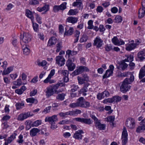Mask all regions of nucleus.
I'll list each match as a JSON object with an SVG mask.
<instances>
[{"instance_id": "6ab92c4d", "label": "nucleus", "mask_w": 145, "mask_h": 145, "mask_svg": "<svg viewBox=\"0 0 145 145\" xmlns=\"http://www.w3.org/2000/svg\"><path fill=\"white\" fill-rule=\"evenodd\" d=\"M137 56L140 61H142L145 59V50L140 51L138 54Z\"/></svg>"}, {"instance_id": "1a4fd4ad", "label": "nucleus", "mask_w": 145, "mask_h": 145, "mask_svg": "<svg viewBox=\"0 0 145 145\" xmlns=\"http://www.w3.org/2000/svg\"><path fill=\"white\" fill-rule=\"evenodd\" d=\"M75 120L76 121L89 125L91 124L93 122V121L90 118L87 119L83 118H75Z\"/></svg>"}, {"instance_id": "a878e982", "label": "nucleus", "mask_w": 145, "mask_h": 145, "mask_svg": "<svg viewBox=\"0 0 145 145\" xmlns=\"http://www.w3.org/2000/svg\"><path fill=\"white\" fill-rule=\"evenodd\" d=\"M145 76V65L142 67L140 70L139 77V79L142 78Z\"/></svg>"}, {"instance_id": "9b49d317", "label": "nucleus", "mask_w": 145, "mask_h": 145, "mask_svg": "<svg viewBox=\"0 0 145 145\" xmlns=\"http://www.w3.org/2000/svg\"><path fill=\"white\" fill-rule=\"evenodd\" d=\"M114 68V67L113 65H110L109 66V69L106 71L105 73L103 76V78L108 77L111 76L113 73Z\"/></svg>"}, {"instance_id": "58836bf2", "label": "nucleus", "mask_w": 145, "mask_h": 145, "mask_svg": "<svg viewBox=\"0 0 145 145\" xmlns=\"http://www.w3.org/2000/svg\"><path fill=\"white\" fill-rule=\"evenodd\" d=\"M12 83L15 86H20L22 85V80L21 79H18L16 81H13Z\"/></svg>"}, {"instance_id": "bb28decb", "label": "nucleus", "mask_w": 145, "mask_h": 145, "mask_svg": "<svg viewBox=\"0 0 145 145\" xmlns=\"http://www.w3.org/2000/svg\"><path fill=\"white\" fill-rule=\"evenodd\" d=\"M136 47V44L134 43H131L127 44L126 49L128 51H131L134 49Z\"/></svg>"}, {"instance_id": "603ef678", "label": "nucleus", "mask_w": 145, "mask_h": 145, "mask_svg": "<svg viewBox=\"0 0 145 145\" xmlns=\"http://www.w3.org/2000/svg\"><path fill=\"white\" fill-rule=\"evenodd\" d=\"M33 26L34 31L36 32H38L39 28V25L36 23H33Z\"/></svg>"}, {"instance_id": "f8f14e48", "label": "nucleus", "mask_w": 145, "mask_h": 145, "mask_svg": "<svg viewBox=\"0 0 145 145\" xmlns=\"http://www.w3.org/2000/svg\"><path fill=\"white\" fill-rule=\"evenodd\" d=\"M33 114H31L30 112H28L25 113L20 114L18 118V120L20 121H23L27 118L32 116Z\"/></svg>"}, {"instance_id": "052dcab7", "label": "nucleus", "mask_w": 145, "mask_h": 145, "mask_svg": "<svg viewBox=\"0 0 145 145\" xmlns=\"http://www.w3.org/2000/svg\"><path fill=\"white\" fill-rule=\"evenodd\" d=\"M23 135H20L18 137L19 139L17 140V142L19 143H22L24 141V140L23 139Z\"/></svg>"}, {"instance_id": "69168bd1", "label": "nucleus", "mask_w": 145, "mask_h": 145, "mask_svg": "<svg viewBox=\"0 0 145 145\" xmlns=\"http://www.w3.org/2000/svg\"><path fill=\"white\" fill-rule=\"evenodd\" d=\"M114 102H118L121 100V97L119 96H115L113 97Z\"/></svg>"}, {"instance_id": "49530a36", "label": "nucleus", "mask_w": 145, "mask_h": 145, "mask_svg": "<svg viewBox=\"0 0 145 145\" xmlns=\"http://www.w3.org/2000/svg\"><path fill=\"white\" fill-rule=\"evenodd\" d=\"M26 101L27 103H36L37 102V100L33 98H27L26 99Z\"/></svg>"}, {"instance_id": "c03bdc74", "label": "nucleus", "mask_w": 145, "mask_h": 145, "mask_svg": "<svg viewBox=\"0 0 145 145\" xmlns=\"http://www.w3.org/2000/svg\"><path fill=\"white\" fill-rule=\"evenodd\" d=\"M114 102L113 97L112 98H109L107 99H105L103 101V103H112Z\"/></svg>"}, {"instance_id": "6e6552de", "label": "nucleus", "mask_w": 145, "mask_h": 145, "mask_svg": "<svg viewBox=\"0 0 145 145\" xmlns=\"http://www.w3.org/2000/svg\"><path fill=\"white\" fill-rule=\"evenodd\" d=\"M74 57H73L71 60L70 58H69L66 62V65L69 71H72L75 68V65L72 63L74 61Z\"/></svg>"}, {"instance_id": "5fc2aeb1", "label": "nucleus", "mask_w": 145, "mask_h": 145, "mask_svg": "<svg viewBox=\"0 0 145 145\" xmlns=\"http://www.w3.org/2000/svg\"><path fill=\"white\" fill-rule=\"evenodd\" d=\"M59 10H61L59 5H54L53 7V11L55 12H57Z\"/></svg>"}, {"instance_id": "473e14b6", "label": "nucleus", "mask_w": 145, "mask_h": 145, "mask_svg": "<svg viewBox=\"0 0 145 145\" xmlns=\"http://www.w3.org/2000/svg\"><path fill=\"white\" fill-rule=\"evenodd\" d=\"M32 121L30 120H27L25 122V124L26 125V129L28 130L30 129L31 127V123Z\"/></svg>"}, {"instance_id": "72a5a7b5", "label": "nucleus", "mask_w": 145, "mask_h": 145, "mask_svg": "<svg viewBox=\"0 0 145 145\" xmlns=\"http://www.w3.org/2000/svg\"><path fill=\"white\" fill-rule=\"evenodd\" d=\"M123 60L121 63L119 65V68H121L122 70H124L128 66V65L125 63Z\"/></svg>"}, {"instance_id": "7c9ffc66", "label": "nucleus", "mask_w": 145, "mask_h": 145, "mask_svg": "<svg viewBox=\"0 0 145 145\" xmlns=\"http://www.w3.org/2000/svg\"><path fill=\"white\" fill-rule=\"evenodd\" d=\"M65 94L64 93H61L58 94L56 96V99L60 101H63L65 99Z\"/></svg>"}, {"instance_id": "09e8293b", "label": "nucleus", "mask_w": 145, "mask_h": 145, "mask_svg": "<svg viewBox=\"0 0 145 145\" xmlns=\"http://www.w3.org/2000/svg\"><path fill=\"white\" fill-rule=\"evenodd\" d=\"M114 20H115V22L117 23H120L122 20V17L120 16H117L115 18Z\"/></svg>"}, {"instance_id": "0eeeda50", "label": "nucleus", "mask_w": 145, "mask_h": 145, "mask_svg": "<svg viewBox=\"0 0 145 145\" xmlns=\"http://www.w3.org/2000/svg\"><path fill=\"white\" fill-rule=\"evenodd\" d=\"M127 129L124 127L123 129L122 133V145H126L127 142Z\"/></svg>"}, {"instance_id": "f3484780", "label": "nucleus", "mask_w": 145, "mask_h": 145, "mask_svg": "<svg viewBox=\"0 0 145 145\" xmlns=\"http://www.w3.org/2000/svg\"><path fill=\"white\" fill-rule=\"evenodd\" d=\"M142 8H140L138 11V17L140 18L144 17L145 13V5L143 2L142 3Z\"/></svg>"}, {"instance_id": "e433bc0d", "label": "nucleus", "mask_w": 145, "mask_h": 145, "mask_svg": "<svg viewBox=\"0 0 145 145\" xmlns=\"http://www.w3.org/2000/svg\"><path fill=\"white\" fill-rule=\"evenodd\" d=\"M24 104L23 102H22L21 103H16L15 105L17 110H20L24 106Z\"/></svg>"}, {"instance_id": "4d7b16f0", "label": "nucleus", "mask_w": 145, "mask_h": 145, "mask_svg": "<svg viewBox=\"0 0 145 145\" xmlns=\"http://www.w3.org/2000/svg\"><path fill=\"white\" fill-rule=\"evenodd\" d=\"M129 73H130V72H125L123 73H121L119 74V76L121 77H125L129 76Z\"/></svg>"}, {"instance_id": "13d9d810", "label": "nucleus", "mask_w": 145, "mask_h": 145, "mask_svg": "<svg viewBox=\"0 0 145 145\" xmlns=\"http://www.w3.org/2000/svg\"><path fill=\"white\" fill-rule=\"evenodd\" d=\"M38 37L41 40H44V37L43 33L39 32L37 34Z\"/></svg>"}, {"instance_id": "2f4dec72", "label": "nucleus", "mask_w": 145, "mask_h": 145, "mask_svg": "<svg viewBox=\"0 0 145 145\" xmlns=\"http://www.w3.org/2000/svg\"><path fill=\"white\" fill-rule=\"evenodd\" d=\"M79 99H78V101L76 103H71L69 105V106L72 108H76L78 107H80L79 104Z\"/></svg>"}, {"instance_id": "de8ad7c7", "label": "nucleus", "mask_w": 145, "mask_h": 145, "mask_svg": "<svg viewBox=\"0 0 145 145\" xmlns=\"http://www.w3.org/2000/svg\"><path fill=\"white\" fill-rule=\"evenodd\" d=\"M47 63L46 61L45 60H43L41 62H40L39 60L37 61V65L40 66H43L46 65Z\"/></svg>"}, {"instance_id": "a211bd4d", "label": "nucleus", "mask_w": 145, "mask_h": 145, "mask_svg": "<svg viewBox=\"0 0 145 145\" xmlns=\"http://www.w3.org/2000/svg\"><path fill=\"white\" fill-rule=\"evenodd\" d=\"M46 91L45 92L46 95L47 97H49L53 95L54 92L52 88V87H49L47 88Z\"/></svg>"}, {"instance_id": "aec40b11", "label": "nucleus", "mask_w": 145, "mask_h": 145, "mask_svg": "<svg viewBox=\"0 0 145 145\" xmlns=\"http://www.w3.org/2000/svg\"><path fill=\"white\" fill-rule=\"evenodd\" d=\"M49 5L48 4H46L42 7H38L37 10L40 12L44 11V13L48 11L49 10Z\"/></svg>"}, {"instance_id": "4468645a", "label": "nucleus", "mask_w": 145, "mask_h": 145, "mask_svg": "<svg viewBox=\"0 0 145 145\" xmlns=\"http://www.w3.org/2000/svg\"><path fill=\"white\" fill-rule=\"evenodd\" d=\"M84 133V132L82 130H78L75 132L73 136V137L76 139L79 140H81L82 139L83 137L82 134H83Z\"/></svg>"}, {"instance_id": "bf43d9fd", "label": "nucleus", "mask_w": 145, "mask_h": 145, "mask_svg": "<svg viewBox=\"0 0 145 145\" xmlns=\"http://www.w3.org/2000/svg\"><path fill=\"white\" fill-rule=\"evenodd\" d=\"M72 89H71V91L72 92H73L76 90L78 88V86H76L75 85L73 84L71 86V87Z\"/></svg>"}, {"instance_id": "0e129e2a", "label": "nucleus", "mask_w": 145, "mask_h": 145, "mask_svg": "<svg viewBox=\"0 0 145 145\" xmlns=\"http://www.w3.org/2000/svg\"><path fill=\"white\" fill-rule=\"evenodd\" d=\"M69 123V121L66 120H63L60 121L58 123V124L60 125H64L67 124Z\"/></svg>"}, {"instance_id": "e2e57ef3", "label": "nucleus", "mask_w": 145, "mask_h": 145, "mask_svg": "<svg viewBox=\"0 0 145 145\" xmlns=\"http://www.w3.org/2000/svg\"><path fill=\"white\" fill-rule=\"evenodd\" d=\"M61 73L64 76H68V71L66 70H62L61 71Z\"/></svg>"}, {"instance_id": "412c9836", "label": "nucleus", "mask_w": 145, "mask_h": 145, "mask_svg": "<svg viewBox=\"0 0 145 145\" xmlns=\"http://www.w3.org/2000/svg\"><path fill=\"white\" fill-rule=\"evenodd\" d=\"M78 18L77 17H74L70 16L68 17L66 20V22L72 24L76 23L78 21Z\"/></svg>"}, {"instance_id": "338daca9", "label": "nucleus", "mask_w": 145, "mask_h": 145, "mask_svg": "<svg viewBox=\"0 0 145 145\" xmlns=\"http://www.w3.org/2000/svg\"><path fill=\"white\" fill-rule=\"evenodd\" d=\"M105 29L103 25H100L99 26V30L101 32L104 33Z\"/></svg>"}, {"instance_id": "7ed1b4c3", "label": "nucleus", "mask_w": 145, "mask_h": 145, "mask_svg": "<svg viewBox=\"0 0 145 145\" xmlns=\"http://www.w3.org/2000/svg\"><path fill=\"white\" fill-rule=\"evenodd\" d=\"M79 101L80 107L87 108L91 106L90 103L88 101H86L83 97H80L79 98Z\"/></svg>"}, {"instance_id": "a19ab883", "label": "nucleus", "mask_w": 145, "mask_h": 145, "mask_svg": "<svg viewBox=\"0 0 145 145\" xmlns=\"http://www.w3.org/2000/svg\"><path fill=\"white\" fill-rule=\"evenodd\" d=\"M41 123V120H38L34 122L31 124V127H37L40 125Z\"/></svg>"}, {"instance_id": "39448f33", "label": "nucleus", "mask_w": 145, "mask_h": 145, "mask_svg": "<svg viewBox=\"0 0 145 145\" xmlns=\"http://www.w3.org/2000/svg\"><path fill=\"white\" fill-rule=\"evenodd\" d=\"M135 121L133 118H129L127 120L125 124L127 127L132 129L135 128Z\"/></svg>"}, {"instance_id": "c9c22d12", "label": "nucleus", "mask_w": 145, "mask_h": 145, "mask_svg": "<svg viewBox=\"0 0 145 145\" xmlns=\"http://www.w3.org/2000/svg\"><path fill=\"white\" fill-rule=\"evenodd\" d=\"M23 46V50L24 54L26 55H28L30 52V50L29 48L27 47V45H25V47Z\"/></svg>"}, {"instance_id": "b1692460", "label": "nucleus", "mask_w": 145, "mask_h": 145, "mask_svg": "<svg viewBox=\"0 0 145 145\" xmlns=\"http://www.w3.org/2000/svg\"><path fill=\"white\" fill-rule=\"evenodd\" d=\"M26 89V88L25 86H23L20 89H16L15 91V92L18 94L20 95L23 93Z\"/></svg>"}, {"instance_id": "423d86ee", "label": "nucleus", "mask_w": 145, "mask_h": 145, "mask_svg": "<svg viewBox=\"0 0 145 145\" xmlns=\"http://www.w3.org/2000/svg\"><path fill=\"white\" fill-rule=\"evenodd\" d=\"M89 71V70L87 67L84 66H81L73 72L72 74L74 75H76L82 73L84 71Z\"/></svg>"}, {"instance_id": "a18cd8bd", "label": "nucleus", "mask_w": 145, "mask_h": 145, "mask_svg": "<svg viewBox=\"0 0 145 145\" xmlns=\"http://www.w3.org/2000/svg\"><path fill=\"white\" fill-rule=\"evenodd\" d=\"M88 90V88H85L84 87L79 91V92L80 94H82L83 96H86L87 94L85 93L87 92Z\"/></svg>"}, {"instance_id": "6e6d98bb", "label": "nucleus", "mask_w": 145, "mask_h": 145, "mask_svg": "<svg viewBox=\"0 0 145 145\" xmlns=\"http://www.w3.org/2000/svg\"><path fill=\"white\" fill-rule=\"evenodd\" d=\"M67 3L64 2L59 5L61 10H63L66 8Z\"/></svg>"}, {"instance_id": "dca6fc26", "label": "nucleus", "mask_w": 145, "mask_h": 145, "mask_svg": "<svg viewBox=\"0 0 145 145\" xmlns=\"http://www.w3.org/2000/svg\"><path fill=\"white\" fill-rule=\"evenodd\" d=\"M103 40L98 37H96L94 40L93 45L97 48L101 47L103 45Z\"/></svg>"}, {"instance_id": "4be33fe9", "label": "nucleus", "mask_w": 145, "mask_h": 145, "mask_svg": "<svg viewBox=\"0 0 145 145\" xmlns=\"http://www.w3.org/2000/svg\"><path fill=\"white\" fill-rule=\"evenodd\" d=\"M40 131L39 129L34 128L32 129L30 131V135L32 137L36 136L38 133Z\"/></svg>"}, {"instance_id": "cd10ccee", "label": "nucleus", "mask_w": 145, "mask_h": 145, "mask_svg": "<svg viewBox=\"0 0 145 145\" xmlns=\"http://www.w3.org/2000/svg\"><path fill=\"white\" fill-rule=\"evenodd\" d=\"M78 12L77 9H71L68 12L67 14L69 15H75Z\"/></svg>"}, {"instance_id": "ddd939ff", "label": "nucleus", "mask_w": 145, "mask_h": 145, "mask_svg": "<svg viewBox=\"0 0 145 145\" xmlns=\"http://www.w3.org/2000/svg\"><path fill=\"white\" fill-rule=\"evenodd\" d=\"M58 121L57 115H54L50 117H47L45 119V122H48L50 123H54Z\"/></svg>"}, {"instance_id": "20e7f679", "label": "nucleus", "mask_w": 145, "mask_h": 145, "mask_svg": "<svg viewBox=\"0 0 145 145\" xmlns=\"http://www.w3.org/2000/svg\"><path fill=\"white\" fill-rule=\"evenodd\" d=\"M22 42L21 43L22 45H24L23 43H27L31 40V35L28 33H24L22 37H21Z\"/></svg>"}, {"instance_id": "37998d69", "label": "nucleus", "mask_w": 145, "mask_h": 145, "mask_svg": "<svg viewBox=\"0 0 145 145\" xmlns=\"http://www.w3.org/2000/svg\"><path fill=\"white\" fill-rule=\"evenodd\" d=\"M88 39V37L85 34H83L80 38V41L81 42H85Z\"/></svg>"}, {"instance_id": "393cba45", "label": "nucleus", "mask_w": 145, "mask_h": 145, "mask_svg": "<svg viewBox=\"0 0 145 145\" xmlns=\"http://www.w3.org/2000/svg\"><path fill=\"white\" fill-rule=\"evenodd\" d=\"M72 5L74 7L78 6V7L82 8L83 7V6L82 5V0H76L75 2L73 3Z\"/></svg>"}, {"instance_id": "3c124183", "label": "nucleus", "mask_w": 145, "mask_h": 145, "mask_svg": "<svg viewBox=\"0 0 145 145\" xmlns=\"http://www.w3.org/2000/svg\"><path fill=\"white\" fill-rule=\"evenodd\" d=\"M105 48L106 51L107 52H109L113 50L112 46L110 44L106 45H105Z\"/></svg>"}, {"instance_id": "680f3d73", "label": "nucleus", "mask_w": 145, "mask_h": 145, "mask_svg": "<svg viewBox=\"0 0 145 145\" xmlns=\"http://www.w3.org/2000/svg\"><path fill=\"white\" fill-rule=\"evenodd\" d=\"M78 83L80 84H82L84 83V81H86L84 78L78 76L77 77Z\"/></svg>"}, {"instance_id": "ea45409f", "label": "nucleus", "mask_w": 145, "mask_h": 145, "mask_svg": "<svg viewBox=\"0 0 145 145\" xmlns=\"http://www.w3.org/2000/svg\"><path fill=\"white\" fill-rule=\"evenodd\" d=\"M26 15L28 17L30 18L32 20L34 19V17L33 16L32 13L29 10H27Z\"/></svg>"}, {"instance_id": "f03ea898", "label": "nucleus", "mask_w": 145, "mask_h": 145, "mask_svg": "<svg viewBox=\"0 0 145 145\" xmlns=\"http://www.w3.org/2000/svg\"><path fill=\"white\" fill-rule=\"evenodd\" d=\"M127 79H125L122 82L120 86V90L121 92L124 93L128 91L131 88V86L129 85L130 84L127 82Z\"/></svg>"}, {"instance_id": "8fccbe9b", "label": "nucleus", "mask_w": 145, "mask_h": 145, "mask_svg": "<svg viewBox=\"0 0 145 145\" xmlns=\"http://www.w3.org/2000/svg\"><path fill=\"white\" fill-rule=\"evenodd\" d=\"M60 85V84H57L54 86L52 87V88L54 91V92L56 93H57V89Z\"/></svg>"}, {"instance_id": "864d4df0", "label": "nucleus", "mask_w": 145, "mask_h": 145, "mask_svg": "<svg viewBox=\"0 0 145 145\" xmlns=\"http://www.w3.org/2000/svg\"><path fill=\"white\" fill-rule=\"evenodd\" d=\"M62 43L61 42H59L57 43L56 46L57 47V49L56 50V52H59L61 50L62 47Z\"/></svg>"}, {"instance_id": "c756f323", "label": "nucleus", "mask_w": 145, "mask_h": 145, "mask_svg": "<svg viewBox=\"0 0 145 145\" xmlns=\"http://www.w3.org/2000/svg\"><path fill=\"white\" fill-rule=\"evenodd\" d=\"M65 31L64 33V35L67 36H70L72 35L74 29L73 27H70L69 29L67 31H66V29H65Z\"/></svg>"}, {"instance_id": "2eb2a0df", "label": "nucleus", "mask_w": 145, "mask_h": 145, "mask_svg": "<svg viewBox=\"0 0 145 145\" xmlns=\"http://www.w3.org/2000/svg\"><path fill=\"white\" fill-rule=\"evenodd\" d=\"M112 43L116 45L119 46L120 45L124 44V42L121 39H118L116 37H114L112 39Z\"/></svg>"}, {"instance_id": "774afa93", "label": "nucleus", "mask_w": 145, "mask_h": 145, "mask_svg": "<svg viewBox=\"0 0 145 145\" xmlns=\"http://www.w3.org/2000/svg\"><path fill=\"white\" fill-rule=\"evenodd\" d=\"M103 97H104V98L105 97H108L109 96V92L105 90V91H103L102 93Z\"/></svg>"}, {"instance_id": "79ce46f5", "label": "nucleus", "mask_w": 145, "mask_h": 145, "mask_svg": "<svg viewBox=\"0 0 145 145\" xmlns=\"http://www.w3.org/2000/svg\"><path fill=\"white\" fill-rule=\"evenodd\" d=\"M145 130V126L141 125L138 126L137 128L136 132L138 133H140L143 131Z\"/></svg>"}, {"instance_id": "f257e3e1", "label": "nucleus", "mask_w": 145, "mask_h": 145, "mask_svg": "<svg viewBox=\"0 0 145 145\" xmlns=\"http://www.w3.org/2000/svg\"><path fill=\"white\" fill-rule=\"evenodd\" d=\"M90 117L94 120L95 126L97 129L99 130H104L105 129V124H101L100 120H99L96 117L93 115H91Z\"/></svg>"}, {"instance_id": "c85d7f7f", "label": "nucleus", "mask_w": 145, "mask_h": 145, "mask_svg": "<svg viewBox=\"0 0 145 145\" xmlns=\"http://www.w3.org/2000/svg\"><path fill=\"white\" fill-rule=\"evenodd\" d=\"M125 57L127 58L123 60L124 61L131 62L133 60V56L132 55H126Z\"/></svg>"}, {"instance_id": "4c0bfd02", "label": "nucleus", "mask_w": 145, "mask_h": 145, "mask_svg": "<svg viewBox=\"0 0 145 145\" xmlns=\"http://www.w3.org/2000/svg\"><path fill=\"white\" fill-rule=\"evenodd\" d=\"M107 121L109 122L111 125H114L113 122L115 119V117L114 116H110L106 118Z\"/></svg>"}, {"instance_id": "9d476101", "label": "nucleus", "mask_w": 145, "mask_h": 145, "mask_svg": "<svg viewBox=\"0 0 145 145\" xmlns=\"http://www.w3.org/2000/svg\"><path fill=\"white\" fill-rule=\"evenodd\" d=\"M56 63L59 67L64 65L65 63V59L62 56H58L55 58Z\"/></svg>"}, {"instance_id": "f704fd0d", "label": "nucleus", "mask_w": 145, "mask_h": 145, "mask_svg": "<svg viewBox=\"0 0 145 145\" xmlns=\"http://www.w3.org/2000/svg\"><path fill=\"white\" fill-rule=\"evenodd\" d=\"M130 75V77L129 79L126 78L125 79H127V82L131 84L134 81V76L132 72H130V73H129V76Z\"/></svg>"}, {"instance_id": "5701e85b", "label": "nucleus", "mask_w": 145, "mask_h": 145, "mask_svg": "<svg viewBox=\"0 0 145 145\" xmlns=\"http://www.w3.org/2000/svg\"><path fill=\"white\" fill-rule=\"evenodd\" d=\"M57 42V40L56 38L55 37H52L49 39L48 45L50 46H51L55 45Z\"/></svg>"}]
</instances>
